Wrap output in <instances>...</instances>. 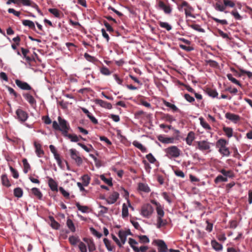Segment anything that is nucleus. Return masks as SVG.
Listing matches in <instances>:
<instances>
[{"label":"nucleus","mask_w":252,"mask_h":252,"mask_svg":"<svg viewBox=\"0 0 252 252\" xmlns=\"http://www.w3.org/2000/svg\"><path fill=\"white\" fill-rule=\"evenodd\" d=\"M133 145L135 147L139 149L142 153H146L147 152V148L142 144L137 141H134L133 142Z\"/></svg>","instance_id":"obj_27"},{"label":"nucleus","mask_w":252,"mask_h":252,"mask_svg":"<svg viewBox=\"0 0 252 252\" xmlns=\"http://www.w3.org/2000/svg\"><path fill=\"white\" fill-rule=\"evenodd\" d=\"M119 196V194L116 191L113 192L108 197L107 202L108 204H113L116 202Z\"/></svg>","instance_id":"obj_15"},{"label":"nucleus","mask_w":252,"mask_h":252,"mask_svg":"<svg viewBox=\"0 0 252 252\" xmlns=\"http://www.w3.org/2000/svg\"><path fill=\"white\" fill-rule=\"evenodd\" d=\"M215 9L218 11L222 12L224 11L225 8L224 4L223 5H221L218 2H217L215 5Z\"/></svg>","instance_id":"obj_61"},{"label":"nucleus","mask_w":252,"mask_h":252,"mask_svg":"<svg viewBox=\"0 0 252 252\" xmlns=\"http://www.w3.org/2000/svg\"><path fill=\"white\" fill-rule=\"evenodd\" d=\"M23 191L21 188H16L14 189V195L15 197L20 198L23 196Z\"/></svg>","instance_id":"obj_34"},{"label":"nucleus","mask_w":252,"mask_h":252,"mask_svg":"<svg viewBox=\"0 0 252 252\" xmlns=\"http://www.w3.org/2000/svg\"><path fill=\"white\" fill-rule=\"evenodd\" d=\"M71 158L75 160L78 166H80L83 162L82 158L79 156L78 153L75 149H71L69 150Z\"/></svg>","instance_id":"obj_7"},{"label":"nucleus","mask_w":252,"mask_h":252,"mask_svg":"<svg viewBox=\"0 0 252 252\" xmlns=\"http://www.w3.org/2000/svg\"><path fill=\"white\" fill-rule=\"evenodd\" d=\"M138 189L140 191H142L147 193H148L151 191L149 186L147 184L142 183H140L138 184Z\"/></svg>","instance_id":"obj_24"},{"label":"nucleus","mask_w":252,"mask_h":252,"mask_svg":"<svg viewBox=\"0 0 252 252\" xmlns=\"http://www.w3.org/2000/svg\"><path fill=\"white\" fill-rule=\"evenodd\" d=\"M189 27L191 28H192V29H193L195 31H197L199 32H205V30L201 28L199 25L192 24V25H189Z\"/></svg>","instance_id":"obj_52"},{"label":"nucleus","mask_w":252,"mask_h":252,"mask_svg":"<svg viewBox=\"0 0 252 252\" xmlns=\"http://www.w3.org/2000/svg\"><path fill=\"white\" fill-rule=\"evenodd\" d=\"M155 244L158 247V252H167L168 251L167 245L162 240H156Z\"/></svg>","instance_id":"obj_9"},{"label":"nucleus","mask_w":252,"mask_h":252,"mask_svg":"<svg viewBox=\"0 0 252 252\" xmlns=\"http://www.w3.org/2000/svg\"><path fill=\"white\" fill-rule=\"evenodd\" d=\"M17 119L21 122H25L28 118L27 113L21 109H18L16 111Z\"/></svg>","instance_id":"obj_8"},{"label":"nucleus","mask_w":252,"mask_h":252,"mask_svg":"<svg viewBox=\"0 0 252 252\" xmlns=\"http://www.w3.org/2000/svg\"><path fill=\"white\" fill-rule=\"evenodd\" d=\"M138 238L140 240V242L141 243H149L150 240L146 235H140L138 236Z\"/></svg>","instance_id":"obj_53"},{"label":"nucleus","mask_w":252,"mask_h":252,"mask_svg":"<svg viewBox=\"0 0 252 252\" xmlns=\"http://www.w3.org/2000/svg\"><path fill=\"white\" fill-rule=\"evenodd\" d=\"M223 130L228 137H231L233 135V129L231 127L224 126Z\"/></svg>","instance_id":"obj_40"},{"label":"nucleus","mask_w":252,"mask_h":252,"mask_svg":"<svg viewBox=\"0 0 252 252\" xmlns=\"http://www.w3.org/2000/svg\"><path fill=\"white\" fill-rule=\"evenodd\" d=\"M75 205L78 209L83 213H85L88 209V207L86 206H81L79 202H76Z\"/></svg>","instance_id":"obj_54"},{"label":"nucleus","mask_w":252,"mask_h":252,"mask_svg":"<svg viewBox=\"0 0 252 252\" xmlns=\"http://www.w3.org/2000/svg\"><path fill=\"white\" fill-rule=\"evenodd\" d=\"M128 243L133 250L135 252H137L138 251V248L134 246V245L137 244V242L134 239L130 238L128 240Z\"/></svg>","instance_id":"obj_37"},{"label":"nucleus","mask_w":252,"mask_h":252,"mask_svg":"<svg viewBox=\"0 0 252 252\" xmlns=\"http://www.w3.org/2000/svg\"><path fill=\"white\" fill-rule=\"evenodd\" d=\"M158 7L160 9L163 10L164 12L166 14H170L172 12V9L169 4H165L162 0L158 2Z\"/></svg>","instance_id":"obj_10"},{"label":"nucleus","mask_w":252,"mask_h":252,"mask_svg":"<svg viewBox=\"0 0 252 252\" xmlns=\"http://www.w3.org/2000/svg\"><path fill=\"white\" fill-rule=\"evenodd\" d=\"M49 11L53 14L56 17H60V12L59 10L56 8H50L49 9Z\"/></svg>","instance_id":"obj_64"},{"label":"nucleus","mask_w":252,"mask_h":252,"mask_svg":"<svg viewBox=\"0 0 252 252\" xmlns=\"http://www.w3.org/2000/svg\"><path fill=\"white\" fill-rule=\"evenodd\" d=\"M59 124L55 121L53 122V128L56 130H59L62 132V134H67L70 129V126L67 122L59 116L58 118Z\"/></svg>","instance_id":"obj_1"},{"label":"nucleus","mask_w":252,"mask_h":252,"mask_svg":"<svg viewBox=\"0 0 252 252\" xmlns=\"http://www.w3.org/2000/svg\"><path fill=\"white\" fill-rule=\"evenodd\" d=\"M49 219L50 221V225L52 228L54 229H59L60 226V224L55 220L54 217L52 216H49Z\"/></svg>","instance_id":"obj_21"},{"label":"nucleus","mask_w":252,"mask_h":252,"mask_svg":"<svg viewBox=\"0 0 252 252\" xmlns=\"http://www.w3.org/2000/svg\"><path fill=\"white\" fill-rule=\"evenodd\" d=\"M32 193L39 199H41L42 197V194L38 189L36 188H33L32 189Z\"/></svg>","instance_id":"obj_30"},{"label":"nucleus","mask_w":252,"mask_h":252,"mask_svg":"<svg viewBox=\"0 0 252 252\" xmlns=\"http://www.w3.org/2000/svg\"><path fill=\"white\" fill-rule=\"evenodd\" d=\"M206 92L209 96L213 97H217L218 95L217 92L215 90L211 88H207Z\"/></svg>","instance_id":"obj_35"},{"label":"nucleus","mask_w":252,"mask_h":252,"mask_svg":"<svg viewBox=\"0 0 252 252\" xmlns=\"http://www.w3.org/2000/svg\"><path fill=\"white\" fill-rule=\"evenodd\" d=\"M84 57L88 61L93 63H94L98 61L96 58L90 55L89 54L87 53H85Z\"/></svg>","instance_id":"obj_43"},{"label":"nucleus","mask_w":252,"mask_h":252,"mask_svg":"<svg viewBox=\"0 0 252 252\" xmlns=\"http://www.w3.org/2000/svg\"><path fill=\"white\" fill-rule=\"evenodd\" d=\"M231 14L233 16L236 20H241L242 19V16L239 14L237 10L235 9L232 10L230 12Z\"/></svg>","instance_id":"obj_49"},{"label":"nucleus","mask_w":252,"mask_h":252,"mask_svg":"<svg viewBox=\"0 0 252 252\" xmlns=\"http://www.w3.org/2000/svg\"><path fill=\"white\" fill-rule=\"evenodd\" d=\"M66 225L71 232H74L75 231V227L71 220L70 219L67 220Z\"/></svg>","instance_id":"obj_38"},{"label":"nucleus","mask_w":252,"mask_h":252,"mask_svg":"<svg viewBox=\"0 0 252 252\" xmlns=\"http://www.w3.org/2000/svg\"><path fill=\"white\" fill-rule=\"evenodd\" d=\"M69 241L70 243L72 245H75L77 243L80 242L79 239L78 237H75L74 236H71L69 237Z\"/></svg>","instance_id":"obj_45"},{"label":"nucleus","mask_w":252,"mask_h":252,"mask_svg":"<svg viewBox=\"0 0 252 252\" xmlns=\"http://www.w3.org/2000/svg\"><path fill=\"white\" fill-rule=\"evenodd\" d=\"M79 249L81 252H87V249L86 245L82 242H80L78 245Z\"/></svg>","instance_id":"obj_59"},{"label":"nucleus","mask_w":252,"mask_h":252,"mask_svg":"<svg viewBox=\"0 0 252 252\" xmlns=\"http://www.w3.org/2000/svg\"><path fill=\"white\" fill-rule=\"evenodd\" d=\"M215 183L218 184L220 182H226L227 181V178L226 177H223L222 175H218L215 179Z\"/></svg>","instance_id":"obj_42"},{"label":"nucleus","mask_w":252,"mask_h":252,"mask_svg":"<svg viewBox=\"0 0 252 252\" xmlns=\"http://www.w3.org/2000/svg\"><path fill=\"white\" fill-rule=\"evenodd\" d=\"M146 157L148 160L151 163H154L156 161V159L151 153L147 155Z\"/></svg>","instance_id":"obj_62"},{"label":"nucleus","mask_w":252,"mask_h":252,"mask_svg":"<svg viewBox=\"0 0 252 252\" xmlns=\"http://www.w3.org/2000/svg\"><path fill=\"white\" fill-rule=\"evenodd\" d=\"M158 140L162 143H173L174 138L171 137H164L163 136L160 135L158 137Z\"/></svg>","instance_id":"obj_19"},{"label":"nucleus","mask_w":252,"mask_h":252,"mask_svg":"<svg viewBox=\"0 0 252 252\" xmlns=\"http://www.w3.org/2000/svg\"><path fill=\"white\" fill-rule=\"evenodd\" d=\"M163 103L166 106L172 109L174 112L180 111L179 109L174 104H171L170 102L166 101V100L163 101Z\"/></svg>","instance_id":"obj_32"},{"label":"nucleus","mask_w":252,"mask_h":252,"mask_svg":"<svg viewBox=\"0 0 252 252\" xmlns=\"http://www.w3.org/2000/svg\"><path fill=\"white\" fill-rule=\"evenodd\" d=\"M78 145L79 146H80L82 148H83L85 151H86L87 152H89L91 151H92V150H93V147H92V146L91 145H89L90 147H88L85 145H84V144L81 143H78Z\"/></svg>","instance_id":"obj_57"},{"label":"nucleus","mask_w":252,"mask_h":252,"mask_svg":"<svg viewBox=\"0 0 252 252\" xmlns=\"http://www.w3.org/2000/svg\"><path fill=\"white\" fill-rule=\"evenodd\" d=\"M211 245L212 248L217 252L221 251L223 249L221 244L219 243L216 240H212L211 241Z\"/></svg>","instance_id":"obj_17"},{"label":"nucleus","mask_w":252,"mask_h":252,"mask_svg":"<svg viewBox=\"0 0 252 252\" xmlns=\"http://www.w3.org/2000/svg\"><path fill=\"white\" fill-rule=\"evenodd\" d=\"M22 24L25 26H28L32 30H35V27L34 23L29 20H24L22 21Z\"/></svg>","instance_id":"obj_26"},{"label":"nucleus","mask_w":252,"mask_h":252,"mask_svg":"<svg viewBox=\"0 0 252 252\" xmlns=\"http://www.w3.org/2000/svg\"><path fill=\"white\" fill-rule=\"evenodd\" d=\"M83 240L87 243L89 252H92L95 250V245L92 240L88 241V239L86 238H84Z\"/></svg>","instance_id":"obj_23"},{"label":"nucleus","mask_w":252,"mask_h":252,"mask_svg":"<svg viewBox=\"0 0 252 252\" xmlns=\"http://www.w3.org/2000/svg\"><path fill=\"white\" fill-rule=\"evenodd\" d=\"M159 25L160 27L165 29L167 31H170L172 29V27L168 23L166 22H159Z\"/></svg>","instance_id":"obj_50"},{"label":"nucleus","mask_w":252,"mask_h":252,"mask_svg":"<svg viewBox=\"0 0 252 252\" xmlns=\"http://www.w3.org/2000/svg\"><path fill=\"white\" fill-rule=\"evenodd\" d=\"M227 142L226 140L221 138L217 141L216 147L219 148V152L223 156L228 157L230 155V152L228 148L226 147Z\"/></svg>","instance_id":"obj_2"},{"label":"nucleus","mask_w":252,"mask_h":252,"mask_svg":"<svg viewBox=\"0 0 252 252\" xmlns=\"http://www.w3.org/2000/svg\"><path fill=\"white\" fill-rule=\"evenodd\" d=\"M100 178L108 186H112L113 185L112 178L107 179L104 175H101L100 176Z\"/></svg>","instance_id":"obj_46"},{"label":"nucleus","mask_w":252,"mask_h":252,"mask_svg":"<svg viewBox=\"0 0 252 252\" xmlns=\"http://www.w3.org/2000/svg\"><path fill=\"white\" fill-rule=\"evenodd\" d=\"M118 236L121 240V242L123 244H124L126 240V232L124 230H120L118 233Z\"/></svg>","instance_id":"obj_25"},{"label":"nucleus","mask_w":252,"mask_h":252,"mask_svg":"<svg viewBox=\"0 0 252 252\" xmlns=\"http://www.w3.org/2000/svg\"><path fill=\"white\" fill-rule=\"evenodd\" d=\"M48 185L52 191H58L57 183L51 178L48 180Z\"/></svg>","instance_id":"obj_22"},{"label":"nucleus","mask_w":252,"mask_h":252,"mask_svg":"<svg viewBox=\"0 0 252 252\" xmlns=\"http://www.w3.org/2000/svg\"><path fill=\"white\" fill-rule=\"evenodd\" d=\"M195 139V134L193 131H190L186 138V141L188 145H191L192 142Z\"/></svg>","instance_id":"obj_20"},{"label":"nucleus","mask_w":252,"mask_h":252,"mask_svg":"<svg viewBox=\"0 0 252 252\" xmlns=\"http://www.w3.org/2000/svg\"><path fill=\"white\" fill-rule=\"evenodd\" d=\"M90 231L97 238H99L102 236L101 233L98 232L93 227L90 228Z\"/></svg>","instance_id":"obj_63"},{"label":"nucleus","mask_w":252,"mask_h":252,"mask_svg":"<svg viewBox=\"0 0 252 252\" xmlns=\"http://www.w3.org/2000/svg\"><path fill=\"white\" fill-rule=\"evenodd\" d=\"M15 83L16 85L22 90H31L32 89V87L27 82L16 79L15 80Z\"/></svg>","instance_id":"obj_12"},{"label":"nucleus","mask_w":252,"mask_h":252,"mask_svg":"<svg viewBox=\"0 0 252 252\" xmlns=\"http://www.w3.org/2000/svg\"><path fill=\"white\" fill-rule=\"evenodd\" d=\"M100 72L105 75H109L111 74V71L105 66H103L101 68Z\"/></svg>","instance_id":"obj_60"},{"label":"nucleus","mask_w":252,"mask_h":252,"mask_svg":"<svg viewBox=\"0 0 252 252\" xmlns=\"http://www.w3.org/2000/svg\"><path fill=\"white\" fill-rule=\"evenodd\" d=\"M23 96L32 107H34L36 106V101L31 94L29 93H26L23 94Z\"/></svg>","instance_id":"obj_13"},{"label":"nucleus","mask_w":252,"mask_h":252,"mask_svg":"<svg viewBox=\"0 0 252 252\" xmlns=\"http://www.w3.org/2000/svg\"><path fill=\"white\" fill-rule=\"evenodd\" d=\"M184 7L186 17H194L191 13L193 11V8L189 5L188 2L186 1H183L182 3L178 6V9L179 10H181Z\"/></svg>","instance_id":"obj_3"},{"label":"nucleus","mask_w":252,"mask_h":252,"mask_svg":"<svg viewBox=\"0 0 252 252\" xmlns=\"http://www.w3.org/2000/svg\"><path fill=\"white\" fill-rule=\"evenodd\" d=\"M91 178L87 175H84L82 177V184L84 186L87 187L89 185L90 182Z\"/></svg>","instance_id":"obj_36"},{"label":"nucleus","mask_w":252,"mask_h":252,"mask_svg":"<svg viewBox=\"0 0 252 252\" xmlns=\"http://www.w3.org/2000/svg\"><path fill=\"white\" fill-rule=\"evenodd\" d=\"M82 111L87 115V117L90 119L91 122L94 124H98L97 120L93 116L90 112L85 108H81Z\"/></svg>","instance_id":"obj_16"},{"label":"nucleus","mask_w":252,"mask_h":252,"mask_svg":"<svg viewBox=\"0 0 252 252\" xmlns=\"http://www.w3.org/2000/svg\"><path fill=\"white\" fill-rule=\"evenodd\" d=\"M197 144L196 148L201 151H206L208 153L211 152V143L207 140H202L196 142Z\"/></svg>","instance_id":"obj_4"},{"label":"nucleus","mask_w":252,"mask_h":252,"mask_svg":"<svg viewBox=\"0 0 252 252\" xmlns=\"http://www.w3.org/2000/svg\"><path fill=\"white\" fill-rule=\"evenodd\" d=\"M223 2L224 4L225 8L226 7L233 8L235 6V2L233 1L230 0H223Z\"/></svg>","instance_id":"obj_44"},{"label":"nucleus","mask_w":252,"mask_h":252,"mask_svg":"<svg viewBox=\"0 0 252 252\" xmlns=\"http://www.w3.org/2000/svg\"><path fill=\"white\" fill-rule=\"evenodd\" d=\"M22 162L24 165L23 171L25 173H27L29 170L30 169L31 166L26 158H24L22 160Z\"/></svg>","instance_id":"obj_33"},{"label":"nucleus","mask_w":252,"mask_h":252,"mask_svg":"<svg viewBox=\"0 0 252 252\" xmlns=\"http://www.w3.org/2000/svg\"><path fill=\"white\" fill-rule=\"evenodd\" d=\"M162 196L169 204L171 203L172 201L171 196L168 193L166 192H163L162 193Z\"/></svg>","instance_id":"obj_58"},{"label":"nucleus","mask_w":252,"mask_h":252,"mask_svg":"<svg viewBox=\"0 0 252 252\" xmlns=\"http://www.w3.org/2000/svg\"><path fill=\"white\" fill-rule=\"evenodd\" d=\"M94 102L96 105H98L104 108L111 109L112 108V106L110 103L105 101L101 99H96L94 100Z\"/></svg>","instance_id":"obj_11"},{"label":"nucleus","mask_w":252,"mask_h":252,"mask_svg":"<svg viewBox=\"0 0 252 252\" xmlns=\"http://www.w3.org/2000/svg\"><path fill=\"white\" fill-rule=\"evenodd\" d=\"M2 184L3 186L9 187L11 186L9 181L6 175H2L1 176Z\"/></svg>","instance_id":"obj_41"},{"label":"nucleus","mask_w":252,"mask_h":252,"mask_svg":"<svg viewBox=\"0 0 252 252\" xmlns=\"http://www.w3.org/2000/svg\"><path fill=\"white\" fill-rule=\"evenodd\" d=\"M153 211L154 209L152 205L149 204H147L142 206L141 209V215L145 218H149L152 214Z\"/></svg>","instance_id":"obj_6"},{"label":"nucleus","mask_w":252,"mask_h":252,"mask_svg":"<svg viewBox=\"0 0 252 252\" xmlns=\"http://www.w3.org/2000/svg\"><path fill=\"white\" fill-rule=\"evenodd\" d=\"M200 125L201 126L205 129H208V130H211V127L209 126V125L204 120V119L201 117L199 118Z\"/></svg>","instance_id":"obj_39"},{"label":"nucleus","mask_w":252,"mask_h":252,"mask_svg":"<svg viewBox=\"0 0 252 252\" xmlns=\"http://www.w3.org/2000/svg\"><path fill=\"white\" fill-rule=\"evenodd\" d=\"M220 172L226 178L227 177L232 178L234 176L233 173L231 170L226 171L224 169H222L220 171Z\"/></svg>","instance_id":"obj_31"},{"label":"nucleus","mask_w":252,"mask_h":252,"mask_svg":"<svg viewBox=\"0 0 252 252\" xmlns=\"http://www.w3.org/2000/svg\"><path fill=\"white\" fill-rule=\"evenodd\" d=\"M104 243L109 251H112L113 250V247L111 246L110 241L107 238H104Z\"/></svg>","instance_id":"obj_55"},{"label":"nucleus","mask_w":252,"mask_h":252,"mask_svg":"<svg viewBox=\"0 0 252 252\" xmlns=\"http://www.w3.org/2000/svg\"><path fill=\"white\" fill-rule=\"evenodd\" d=\"M162 120L170 123H171L175 120V119L171 115L168 114H163L162 117Z\"/></svg>","instance_id":"obj_47"},{"label":"nucleus","mask_w":252,"mask_h":252,"mask_svg":"<svg viewBox=\"0 0 252 252\" xmlns=\"http://www.w3.org/2000/svg\"><path fill=\"white\" fill-rule=\"evenodd\" d=\"M63 136L64 137L68 138L71 142H77L79 140V138L75 134H71L67 133V134H64Z\"/></svg>","instance_id":"obj_28"},{"label":"nucleus","mask_w":252,"mask_h":252,"mask_svg":"<svg viewBox=\"0 0 252 252\" xmlns=\"http://www.w3.org/2000/svg\"><path fill=\"white\" fill-rule=\"evenodd\" d=\"M122 217L123 218H126L128 215V208L125 204L123 205L122 208Z\"/></svg>","instance_id":"obj_56"},{"label":"nucleus","mask_w":252,"mask_h":252,"mask_svg":"<svg viewBox=\"0 0 252 252\" xmlns=\"http://www.w3.org/2000/svg\"><path fill=\"white\" fill-rule=\"evenodd\" d=\"M225 116L226 119L235 123L240 120V117L239 115L233 113H231L229 112L226 113Z\"/></svg>","instance_id":"obj_14"},{"label":"nucleus","mask_w":252,"mask_h":252,"mask_svg":"<svg viewBox=\"0 0 252 252\" xmlns=\"http://www.w3.org/2000/svg\"><path fill=\"white\" fill-rule=\"evenodd\" d=\"M165 152L168 156L173 158H177L180 155V150L175 146H172L165 150Z\"/></svg>","instance_id":"obj_5"},{"label":"nucleus","mask_w":252,"mask_h":252,"mask_svg":"<svg viewBox=\"0 0 252 252\" xmlns=\"http://www.w3.org/2000/svg\"><path fill=\"white\" fill-rule=\"evenodd\" d=\"M34 146L35 148V153L38 157H41L44 155V151L41 148V145L40 144L36 142H34Z\"/></svg>","instance_id":"obj_18"},{"label":"nucleus","mask_w":252,"mask_h":252,"mask_svg":"<svg viewBox=\"0 0 252 252\" xmlns=\"http://www.w3.org/2000/svg\"><path fill=\"white\" fill-rule=\"evenodd\" d=\"M158 214V218H162L164 216V212L161 206H159L156 208Z\"/></svg>","instance_id":"obj_51"},{"label":"nucleus","mask_w":252,"mask_h":252,"mask_svg":"<svg viewBox=\"0 0 252 252\" xmlns=\"http://www.w3.org/2000/svg\"><path fill=\"white\" fill-rule=\"evenodd\" d=\"M227 77L228 80L231 81L233 83L235 84L240 87L241 86V84H240V83L235 78L233 77L232 75L231 74H227Z\"/></svg>","instance_id":"obj_48"},{"label":"nucleus","mask_w":252,"mask_h":252,"mask_svg":"<svg viewBox=\"0 0 252 252\" xmlns=\"http://www.w3.org/2000/svg\"><path fill=\"white\" fill-rule=\"evenodd\" d=\"M167 224L166 220H163L162 218H157V226L159 228L162 226H164Z\"/></svg>","instance_id":"obj_29"}]
</instances>
